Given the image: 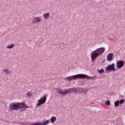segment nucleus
I'll return each instance as SVG.
<instances>
[{
	"label": "nucleus",
	"mask_w": 125,
	"mask_h": 125,
	"mask_svg": "<svg viewBox=\"0 0 125 125\" xmlns=\"http://www.w3.org/2000/svg\"><path fill=\"white\" fill-rule=\"evenodd\" d=\"M65 79L66 81H69V82H71V81H76V80H78L79 79L80 80H84V79H86L87 80H94V79H95V76L90 77L87 75L79 74L67 77L65 78Z\"/></svg>",
	"instance_id": "1"
},
{
	"label": "nucleus",
	"mask_w": 125,
	"mask_h": 125,
	"mask_svg": "<svg viewBox=\"0 0 125 125\" xmlns=\"http://www.w3.org/2000/svg\"><path fill=\"white\" fill-rule=\"evenodd\" d=\"M22 106H24L25 108H29V106H27L25 104V102L22 103L15 102L11 103L9 107V111H18V110L22 108Z\"/></svg>",
	"instance_id": "2"
},
{
	"label": "nucleus",
	"mask_w": 125,
	"mask_h": 125,
	"mask_svg": "<svg viewBox=\"0 0 125 125\" xmlns=\"http://www.w3.org/2000/svg\"><path fill=\"white\" fill-rule=\"evenodd\" d=\"M104 51H105V48L104 47H101L93 51L91 53V62H95V60H96V58H97L98 56H100L101 54H103Z\"/></svg>",
	"instance_id": "3"
},
{
	"label": "nucleus",
	"mask_w": 125,
	"mask_h": 125,
	"mask_svg": "<svg viewBox=\"0 0 125 125\" xmlns=\"http://www.w3.org/2000/svg\"><path fill=\"white\" fill-rule=\"evenodd\" d=\"M56 93L58 94H61V95H62L63 96H65L68 93H70V91H68V89H66L63 91L60 88H57L56 89Z\"/></svg>",
	"instance_id": "4"
},
{
	"label": "nucleus",
	"mask_w": 125,
	"mask_h": 125,
	"mask_svg": "<svg viewBox=\"0 0 125 125\" xmlns=\"http://www.w3.org/2000/svg\"><path fill=\"white\" fill-rule=\"evenodd\" d=\"M113 71L115 72L116 71V68H115V63H112L111 64H109L107 67H105V72H112Z\"/></svg>",
	"instance_id": "5"
},
{
	"label": "nucleus",
	"mask_w": 125,
	"mask_h": 125,
	"mask_svg": "<svg viewBox=\"0 0 125 125\" xmlns=\"http://www.w3.org/2000/svg\"><path fill=\"white\" fill-rule=\"evenodd\" d=\"M46 95H44L43 97L41 98L40 99L38 100V103L37 104V106H41L42 104H44L46 102Z\"/></svg>",
	"instance_id": "6"
},
{
	"label": "nucleus",
	"mask_w": 125,
	"mask_h": 125,
	"mask_svg": "<svg viewBox=\"0 0 125 125\" xmlns=\"http://www.w3.org/2000/svg\"><path fill=\"white\" fill-rule=\"evenodd\" d=\"M68 91H69V93H71V92H74V93H80V92H81L82 91V88L73 87L69 88Z\"/></svg>",
	"instance_id": "7"
},
{
	"label": "nucleus",
	"mask_w": 125,
	"mask_h": 125,
	"mask_svg": "<svg viewBox=\"0 0 125 125\" xmlns=\"http://www.w3.org/2000/svg\"><path fill=\"white\" fill-rule=\"evenodd\" d=\"M123 66H125V61L120 60L117 62L116 67L118 69L123 68Z\"/></svg>",
	"instance_id": "8"
},
{
	"label": "nucleus",
	"mask_w": 125,
	"mask_h": 125,
	"mask_svg": "<svg viewBox=\"0 0 125 125\" xmlns=\"http://www.w3.org/2000/svg\"><path fill=\"white\" fill-rule=\"evenodd\" d=\"M114 59V54L113 53H109L107 57V61H112Z\"/></svg>",
	"instance_id": "9"
},
{
	"label": "nucleus",
	"mask_w": 125,
	"mask_h": 125,
	"mask_svg": "<svg viewBox=\"0 0 125 125\" xmlns=\"http://www.w3.org/2000/svg\"><path fill=\"white\" fill-rule=\"evenodd\" d=\"M3 72L5 73L6 75H10V74H11V71H9L8 69L6 68L3 69Z\"/></svg>",
	"instance_id": "10"
},
{
	"label": "nucleus",
	"mask_w": 125,
	"mask_h": 125,
	"mask_svg": "<svg viewBox=\"0 0 125 125\" xmlns=\"http://www.w3.org/2000/svg\"><path fill=\"white\" fill-rule=\"evenodd\" d=\"M50 16V14L49 13H46L43 15V17L44 19H48Z\"/></svg>",
	"instance_id": "11"
},
{
	"label": "nucleus",
	"mask_w": 125,
	"mask_h": 125,
	"mask_svg": "<svg viewBox=\"0 0 125 125\" xmlns=\"http://www.w3.org/2000/svg\"><path fill=\"white\" fill-rule=\"evenodd\" d=\"M56 121V117L55 116H53L50 119V122L52 124H54Z\"/></svg>",
	"instance_id": "12"
},
{
	"label": "nucleus",
	"mask_w": 125,
	"mask_h": 125,
	"mask_svg": "<svg viewBox=\"0 0 125 125\" xmlns=\"http://www.w3.org/2000/svg\"><path fill=\"white\" fill-rule=\"evenodd\" d=\"M40 18L38 17H36L31 22L33 24H35V23H37V21L36 20H40Z\"/></svg>",
	"instance_id": "13"
},
{
	"label": "nucleus",
	"mask_w": 125,
	"mask_h": 125,
	"mask_svg": "<svg viewBox=\"0 0 125 125\" xmlns=\"http://www.w3.org/2000/svg\"><path fill=\"white\" fill-rule=\"evenodd\" d=\"M97 72H98V73H99V74H103V73H104L105 72V70L103 68L101 69H98Z\"/></svg>",
	"instance_id": "14"
},
{
	"label": "nucleus",
	"mask_w": 125,
	"mask_h": 125,
	"mask_svg": "<svg viewBox=\"0 0 125 125\" xmlns=\"http://www.w3.org/2000/svg\"><path fill=\"white\" fill-rule=\"evenodd\" d=\"M120 104V101L117 100L115 102H114V106L115 107H118Z\"/></svg>",
	"instance_id": "15"
},
{
	"label": "nucleus",
	"mask_w": 125,
	"mask_h": 125,
	"mask_svg": "<svg viewBox=\"0 0 125 125\" xmlns=\"http://www.w3.org/2000/svg\"><path fill=\"white\" fill-rule=\"evenodd\" d=\"M14 44H11L10 45H8L7 46V48H9V49H11V48H13L14 47Z\"/></svg>",
	"instance_id": "16"
},
{
	"label": "nucleus",
	"mask_w": 125,
	"mask_h": 125,
	"mask_svg": "<svg viewBox=\"0 0 125 125\" xmlns=\"http://www.w3.org/2000/svg\"><path fill=\"white\" fill-rule=\"evenodd\" d=\"M125 100L124 99H122L119 101V104L122 105V104H124L125 103Z\"/></svg>",
	"instance_id": "17"
},
{
	"label": "nucleus",
	"mask_w": 125,
	"mask_h": 125,
	"mask_svg": "<svg viewBox=\"0 0 125 125\" xmlns=\"http://www.w3.org/2000/svg\"><path fill=\"white\" fill-rule=\"evenodd\" d=\"M21 107H22L21 108V110L20 111V112H23V111H26V109L25 108H29V107H24V105H21Z\"/></svg>",
	"instance_id": "18"
},
{
	"label": "nucleus",
	"mask_w": 125,
	"mask_h": 125,
	"mask_svg": "<svg viewBox=\"0 0 125 125\" xmlns=\"http://www.w3.org/2000/svg\"><path fill=\"white\" fill-rule=\"evenodd\" d=\"M111 104V102H110V101L109 100H107L105 102V104L106 105V106H109Z\"/></svg>",
	"instance_id": "19"
},
{
	"label": "nucleus",
	"mask_w": 125,
	"mask_h": 125,
	"mask_svg": "<svg viewBox=\"0 0 125 125\" xmlns=\"http://www.w3.org/2000/svg\"><path fill=\"white\" fill-rule=\"evenodd\" d=\"M86 89H84L83 88H81V92H82L83 93H85L86 92Z\"/></svg>",
	"instance_id": "20"
},
{
	"label": "nucleus",
	"mask_w": 125,
	"mask_h": 125,
	"mask_svg": "<svg viewBox=\"0 0 125 125\" xmlns=\"http://www.w3.org/2000/svg\"><path fill=\"white\" fill-rule=\"evenodd\" d=\"M57 45H59V48H60L61 47V45H60V43H54L53 46H57Z\"/></svg>",
	"instance_id": "21"
},
{
	"label": "nucleus",
	"mask_w": 125,
	"mask_h": 125,
	"mask_svg": "<svg viewBox=\"0 0 125 125\" xmlns=\"http://www.w3.org/2000/svg\"><path fill=\"white\" fill-rule=\"evenodd\" d=\"M26 95L27 96H31V95H32V94H31V93L30 92H28L26 93Z\"/></svg>",
	"instance_id": "22"
},
{
	"label": "nucleus",
	"mask_w": 125,
	"mask_h": 125,
	"mask_svg": "<svg viewBox=\"0 0 125 125\" xmlns=\"http://www.w3.org/2000/svg\"><path fill=\"white\" fill-rule=\"evenodd\" d=\"M36 23H38L40 22V21H41V19L40 20H36Z\"/></svg>",
	"instance_id": "23"
}]
</instances>
